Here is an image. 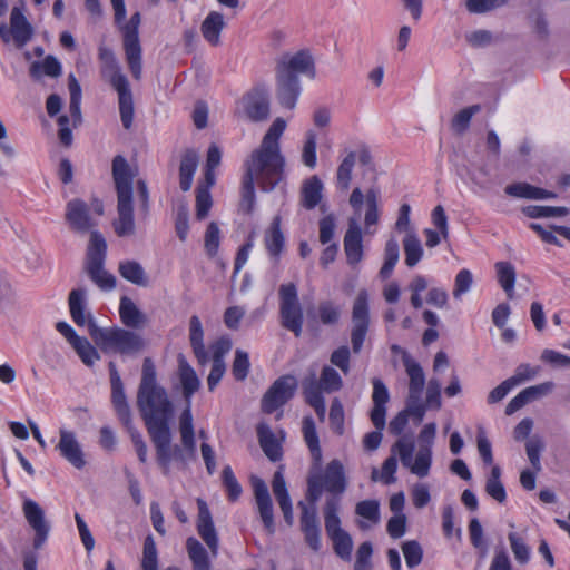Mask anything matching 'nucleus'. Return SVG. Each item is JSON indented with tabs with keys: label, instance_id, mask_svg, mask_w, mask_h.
I'll use <instances>...</instances> for the list:
<instances>
[{
	"label": "nucleus",
	"instance_id": "c9c22d12",
	"mask_svg": "<svg viewBox=\"0 0 570 570\" xmlns=\"http://www.w3.org/2000/svg\"><path fill=\"white\" fill-rule=\"evenodd\" d=\"M119 315L122 324L127 327H141L146 323V316L136 304L127 296L120 298Z\"/></svg>",
	"mask_w": 570,
	"mask_h": 570
},
{
	"label": "nucleus",
	"instance_id": "864d4df0",
	"mask_svg": "<svg viewBox=\"0 0 570 570\" xmlns=\"http://www.w3.org/2000/svg\"><path fill=\"white\" fill-rule=\"evenodd\" d=\"M317 135L314 130L309 129L305 132L301 159L304 166L314 169L317 164L316 156Z\"/></svg>",
	"mask_w": 570,
	"mask_h": 570
},
{
	"label": "nucleus",
	"instance_id": "7ed1b4c3",
	"mask_svg": "<svg viewBox=\"0 0 570 570\" xmlns=\"http://www.w3.org/2000/svg\"><path fill=\"white\" fill-rule=\"evenodd\" d=\"M112 177L117 190V218L112 227L117 236L130 237L136 233L132 207V179L134 174L121 156L112 160Z\"/></svg>",
	"mask_w": 570,
	"mask_h": 570
},
{
	"label": "nucleus",
	"instance_id": "4be33fe9",
	"mask_svg": "<svg viewBox=\"0 0 570 570\" xmlns=\"http://www.w3.org/2000/svg\"><path fill=\"white\" fill-rule=\"evenodd\" d=\"M246 116L253 121H263L269 116L268 95L264 90H253L242 100Z\"/></svg>",
	"mask_w": 570,
	"mask_h": 570
},
{
	"label": "nucleus",
	"instance_id": "9d476101",
	"mask_svg": "<svg viewBox=\"0 0 570 570\" xmlns=\"http://www.w3.org/2000/svg\"><path fill=\"white\" fill-rule=\"evenodd\" d=\"M279 315L284 328L293 332L295 336L302 334L303 309L298 302L297 289L293 283L279 286Z\"/></svg>",
	"mask_w": 570,
	"mask_h": 570
},
{
	"label": "nucleus",
	"instance_id": "4d7b16f0",
	"mask_svg": "<svg viewBox=\"0 0 570 570\" xmlns=\"http://www.w3.org/2000/svg\"><path fill=\"white\" fill-rule=\"evenodd\" d=\"M71 346L87 366H92L100 360L98 351L86 337L80 336Z\"/></svg>",
	"mask_w": 570,
	"mask_h": 570
},
{
	"label": "nucleus",
	"instance_id": "338daca9",
	"mask_svg": "<svg viewBox=\"0 0 570 570\" xmlns=\"http://www.w3.org/2000/svg\"><path fill=\"white\" fill-rule=\"evenodd\" d=\"M142 570H158L157 549L153 537H147L144 542Z\"/></svg>",
	"mask_w": 570,
	"mask_h": 570
},
{
	"label": "nucleus",
	"instance_id": "4468645a",
	"mask_svg": "<svg viewBox=\"0 0 570 570\" xmlns=\"http://www.w3.org/2000/svg\"><path fill=\"white\" fill-rule=\"evenodd\" d=\"M276 71L296 78H298L299 75H306L313 79L315 77L314 59L306 50L284 53L277 60Z\"/></svg>",
	"mask_w": 570,
	"mask_h": 570
},
{
	"label": "nucleus",
	"instance_id": "3c124183",
	"mask_svg": "<svg viewBox=\"0 0 570 570\" xmlns=\"http://www.w3.org/2000/svg\"><path fill=\"white\" fill-rule=\"evenodd\" d=\"M119 98V111L122 126L129 129L134 121V102L129 86L116 90Z\"/></svg>",
	"mask_w": 570,
	"mask_h": 570
},
{
	"label": "nucleus",
	"instance_id": "774afa93",
	"mask_svg": "<svg viewBox=\"0 0 570 570\" xmlns=\"http://www.w3.org/2000/svg\"><path fill=\"white\" fill-rule=\"evenodd\" d=\"M402 551L409 568H414L422 562L423 550L417 541H405L402 544Z\"/></svg>",
	"mask_w": 570,
	"mask_h": 570
},
{
	"label": "nucleus",
	"instance_id": "f704fd0d",
	"mask_svg": "<svg viewBox=\"0 0 570 570\" xmlns=\"http://www.w3.org/2000/svg\"><path fill=\"white\" fill-rule=\"evenodd\" d=\"M355 513L362 519L358 527L367 530L380 522V503L377 500H363L355 507Z\"/></svg>",
	"mask_w": 570,
	"mask_h": 570
},
{
	"label": "nucleus",
	"instance_id": "603ef678",
	"mask_svg": "<svg viewBox=\"0 0 570 570\" xmlns=\"http://www.w3.org/2000/svg\"><path fill=\"white\" fill-rule=\"evenodd\" d=\"M325 530L328 537L343 532L338 517V502L335 499H328L324 507Z\"/></svg>",
	"mask_w": 570,
	"mask_h": 570
},
{
	"label": "nucleus",
	"instance_id": "c756f323",
	"mask_svg": "<svg viewBox=\"0 0 570 570\" xmlns=\"http://www.w3.org/2000/svg\"><path fill=\"white\" fill-rule=\"evenodd\" d=\"M226 22L220 12L210 11L200 26V31L204 39L210 46H218L220 43V32L225 28Z\"/></svg>",
	"mask_w": 570,
	"mask_h": 570
},
{
	"label": "nucleus",
	"instance_id": "e433bc0d",
	"mask_svg": "<svg viewBox=\"0 0 570 570\" xmlns=\"http://www.w3.org/2000/svg\"><path fill=\"white\" fill-rule=\"evenodd\" d=\"M21 305L20 292L8 278L0 279V311L3 313L18 309Z\"/></svg>",
	"mask_w": 570,
	"mask_h": 570
},
{
	"label": "nucleus",
	"instance_id": "a18cd8bd",
	"mask_svg": "<svg viewBox=\"0 0 570 570\" xmlns=\"http://www.w3.org/2000/svg\"><path fill=\"white\" fill-rule=\"evenodd\" d=\"M111 402L114 409L126 428L131 425V411L127 402L124 385L111 386Z\"/></svg>",
	"mask_w": 570,
	"mask_h": 570
},
{
	"label": "nucleus",
	"instance_id": "bb28decb",
	"mask_svg": "<svg viewBox=\"0 0 570 570\" xmlns=\"http://www.w3.org/2000/svg\"><path fill=\"white\" fill-rule=\"evenodd\" d=\"M273 493L279 504V508L284 514V519L287 524H293V507L289 498L286 482L282 471H276L272 481Z\"/></svg>",
	"mask_w": 570,
	"mask_h": 570
},
{
	"label": "nucleus",
	"instance_id": "393cba45",
	"mask_svg": "<svg viewBox=\"0 0 570 570\" xmlns=\"http://www.w3.org/2000/svg\"><path fill=\"white\" fill-rule=\"evenodd\" d=\"M402 361L409 376V395L416 399L422 394L425 385V375L421 365L405 351L402 352Z\"/></svg>",
	"mask_w": 570,
	"mask_h": 570
},
{
	"label": "nucleus",
	"instance_id": "69168bd1",
	"mask_svg": "<svg viewBox=\"0 0 570 570\" xmlns=\"http://www.w3.org/2000/svg\"><path fill=\"white\" fill-rule=\"evenodd\" d=\"M473 284V275L471 271L463 268L461 269L455 278H454V286L452 291V295L455 299H461V297L466 294Z\"/></svg>",
	"mask_w": 570,
	"mask_h": 570
},
{
	"label": "nucleus",
	"instance_id": "9b49d317",
	"mask_svg": "<svg viewBox=\"0 0 570 570\" xmlns=\"http://www.w3.org/2000/svg\"><path fill=\"white\" fill-rule=\"evenodd\" d=\"M351 343L355 354L360 353L370 326L368 294L361 289L352 307Z\"/></svg>",
	"mask_w": 570,
	"mask_h": 570
},
{
	"label": "nucleus",
	"instance_id": "ea45409f",
	"mask_svg": "<svg viewBox=\"0 0 570 570\" xmlns=\"http://www.w3.org/2000/svg\"><path fill=\"white\" fill-rule=\"evenodd\" d=\"M265 247L271 256L277 257L284 248V236L281 230V218L274 217L271 226L265 232Z\"/></svg>",
	"mask_w": 570,
	"mask_h": 570
},
{
	"label": "nucleus",
	"instance_id": "c03bdc74",
	"mask_svg": "<svg viewBox=\"0 0 570 570\" xmlns=\"http://www.w3.org/2000/svg\"><path fill=\"white\" fill-rule=\"evenodd\" d=\"M61 75V65L52 56L46 57L42 61H36L30 66V76L33 80H40L43 76L52 78Z\"/></svg>",
	"mask_w": 570,
	"mask_h": 570
},
{
	"label": "nucleus",
	"instance_id": "ddd939ff",
	"mask_svg": "<svg viewBox=\"0 0 570 570\" xmlns=\"http://www.w3.org/2000/svg\"><path fill=\"white\" fill-rule=\"evenodd\" d=\"M33 28L18 7L12 8L10 14V29L6 24L0 26V37L4 42L12 38L17 48H23L32 38Z\"/></svg>",
	"mask_w": 570,
	"mask_h": 570
},
{
	"label": "nucleus",
	"instance_id": "6ab92c4d",
	"mask_svg": "<svg viewBox=\"0 0 570 570\" xmlns=\"http://www.w3.org/2000/svg\"><path fill=\"white\" fill-rule=\"evenodd\" d=\"M253 490L257 511L269 534L275 532L273 503L266 483L261 479L253 480Z\"/></svg>",
	"mask_w": 570,
	"mask_h": 570
},
{
	"label": "nucleus",
	"instance_id": "aec40b11",
	"mask_svg": "<svg viewBox=\"0 0 570 570\" xmlns=\"http://www.w3.org/2000/svg\"><path fill=\"white\" fill-rule=\"evenodd\" d=\"M198 505V518H197V531L204 542L210 550L213 557L218 553V537L213 522L210 511L207 503L203 499H197Z\"/></svg>",
	"mask_w": 570,
	"mask_h": 570
},
{
	"label": "nucleus",
	"instance_id": "0eeeda50",
	"mask_svg": "<svg viewBox=\"0 0 570 570\" xmlns=\"http://www.w3.org/2000/svg\"><path fill=\"white\" fill-rule=\"evenodd\" d=\"M107 252V243L104 236L92 230L87 249L85 269L91 281L101 289L109 291L115 288L116 278L104 268Z\"/></svg>",
	"mask_w": 570,
	"mask_h": 570
},
{
	"label": "nucleus",
	"instance_id": "c85d7f7f",
	"mask_svg": "<svg viewBox=\"0 0 570 570\" xmlns=\"http://www.w3.org/2000/svg\"><path fill=\"white\" fill-rule=\"evenodd\" d=\"M303 394L307 404L316 412L321 422H324L326 414L325 400L316 385V375L311 374L303 381Z\"/></svg>",
	"mask_w": 570,
	"mask_h": 570
},
{
	"label": "nucleus",
	"instance_id": "5fc2aeb1",
	"mask_svg": "<svg viewBox=\"0 0 570 570\" xmlns=\"http://www.w3.org/2000/svg\"><path fill=\"white\" fill-rule=\"evenodd\" d=\"M213 186L204 181L196 188V218L199 220L205 219L212 208L213 199L209 189Z\"/></svg>",
	"mask_w": 570,
	"mask_h": 570
},
{
	"label": "nucleus",
	"instance_id": "39448f33",
	"mask_svg": "<svg viewBox=\"0 0 570 570\" xmlns=\"http://www.w3.org/2000/svg\"><path fill=\"white\" fill-rule=\"evenodd\" d=\"M90 336L104 353L137 354L145 347L144 338L136 332L119 327H99L90 322Z\"/></svg>",
	"mask_w": 570,
	"mask_h": 570
},
{
	"label": "nucleus",
	"instance_id": "f257e3e1",
	"mask_svg": "<svg viewBox=\"0 0 570 570\" xmlns=\"http://www.w3.org/2000/svg\"><path fill=\"white\" fill-rule=\"evenodd\" d=\"M137 407L155 445L156 456L164 474H168L174 459L169 421L174 406L164 386L157 382L156 366L151 358L142 362L141 379L137 391Z\"/></svg>",
	"mask_w": 570,
	"mask_h": 570
},
{
	"label": "nucleus",
	"instance_id": "4c0bfd02",
	"mask_svg": "<svg viewBox=\"0 0 570 570\" xmlns=\"http://www.w3.org/2000/svg\"><path fill=\"white\" fill-rule=\"evenodd\" d=\"M198 161L199 158L196 151L187 150L184 154L179 166V185L181 190L187 191L190 189Z\"/></svg>",
	"mask_w": 570,
	"mask_h": 570
},
{
	"label": "nucleus",
	"instance_id": "5701e85b",
	"mask_svg": "<svg viewBox=\"0 0 570 570\" xmlns=\"http://www.w3.org/2000/svg\"><path fill=\"white\" fill-rule=\"evenodd\" d=\"M373 393V409L371 411V420L374 426L383 430L385 426L386 403L390 400V394L386 385L382 380L375 377L372 380Z\"/></svg>",
	"mask_w": 570,
	"mask_h": 570
},
{
	"label": "nucleus",
	"instance_id": "f3484780",
	"mask_svg": "<svg viewBox=\"0 0 570 570\" xmlns=\"http://www.w3.org/2000/svg\"><path fill=\"white\" fill-rule=\"evenodd\" d=\"M65 217L70 228L77 233H87L96 226V222L90 216L88 205L78 198L67 203Z\"/></svg>",
	"mask_w": 570,
	"mask_h": 570
},
{
	"label": "nucleus",
	"instance_id": "1a4fd4ad",
	"mask_svg": "<svg viewBox=\"0 0 570 570\" xmlns=\"http://www.w3.org/2000/svg\"><path fill=\"white\" fill-rule=\"evenodd\" d=\"M414 444L404 438L397 440L392 446V452L397 453L404 468L419 478H425L432 465V450L430 446H420L413 456Z\"/></svg>",
	"mask_w": 570,
	"mask_h": 570
},
{
	"label": "nucleus",
	"instance_id": "8fccbe9b",
	"mask_svg": "<svg viewBox=\"0 0 570 570\" xmlns=\"http://www.w3.org/2000/svg\"><path fill=\"white\" fill-rule=\"evenodd\" d=\"M400 258L399 243L395 238H390L384 248V263L380 269V276L386 279L391 276Z\"/></svg>",
	"mask_w": 570,
	"mask_h": 570
},
{
	"label": "nucleus",
	"instance_id": "de8ad7c7",
	"mask_svg": "<svg viewBox=\"0 0 570 570\" xmlns=\"http://www.w3.org/2000/svg\"><path fill=\"white\" fill-rule=\"evenodd\" d=\"M497 278L505 292L508 298L512 299L514 296V284H515V269L509 262H498L495 264Z\"/></svg>",
	"mask_w": 570,
	"mask_h": 570
},
{
	"label": "nucleus",
	"instance_id": "a878e982",
	"mask_svg": "<svg viewBox=\"0 0 570 570\" xmlns=\"http://www.w3.org/2000/svg\"><path fill=\"white\" fill-rule=\"evenodd\" d=\"M87 291L85 288L72 289L69 294V309L72 321L78 326H88L90 332V322H95L91 314L86 312Z\"/></svg>",
	"mask_w": 570,
	"mask_h": 570
},
{
	"label": "nucleus",
	"instance_id": "6e6d98bb",
	"mask_svg": "<svg viewBox=\"0 0 570 570\" xmlns=\"http://www.w3.org/2000/svg\"><path fill=\"white\" fill-rule=\"evenodd\" d=\"M501 470L498 465L492 466L491 474L487 479L485 492L499 503H503L507 499L505 489L500 481Z\"/></svg>",
	"mask_w": 570,
	"mask_h": 570
},
{
	"label": "nucleus",
	"instance_id": "7c9ffc66",
	"mask_svg": "<svg viewBox=\"0 0 570 570\" xmlns=\"http://www.w3.org/2000/svg\"><path fill=\"white\" fill-rule=\"evenodd\" d=\"M189 341L198 363L205 365L208 361V354L204 345L203 325L196 315H193L189 320Z\"/></svg>",
	"mask_w": 570,
	"mask_h": 570
},
{
	"label": "nucleus",
	"instance_id": "13d9d810",
	"mask_svg": "<svg viewBox=\"0 0 570 570\" xmlns=\"http://www.w3.org/2000/svg\"><path fill=\"white\" fill-rule=\"evenodd\" d=\"M479 105H473L461 109L454 115L451 121V128L456 135H462L470 125L472 117L480 111Z\"/></svg>",
	"mask_w": 570,
	"mask_h": 570
},
{
	"label": "nucleus",
	"instance_id": "79ce46f5",
	"mask_svg": "<svg viewBox=\"0 0 570 570\" xmlns=\"http://www.w3.org/2000/svg\"><path fill=\"white\" fill-rule=\"evenodd\" d=\"M257 434L261 448L263 449L266 456H268L272 461L279 460L282 455L281 445L269 426L265 423H261L257 426Z\"/></svg>",
	"mask_w": 570,
	"mask_h": 570
},
{
	"label": "nucleus",
	"instance_id": "b1692460",
	"mask_svg": "<svg viewBox=\"0 0 570 570\" xmlns=\"http://www.w3.org/2000/svg\"><path fill=\"white\" fill-rule=\"evenodd\" d=\"M276 85L279 104L285 108L293 109L301 94L298 78L276 71Z\"/></svg>",
	"mask_w": 570,
	"mask_h": 570
},
{
	"label": "nucleus",
	"instance_id": "f03ea898",
	"mask_svg": "<svg viewBox=\"0 0 570 570\" xmlns=\"http://www.w3.org/2000/svg\"><path fill=\"white\" fill-rule=\"evenodd\" d=\"M286 128L283 118H276L255 149L245 161L242 184L240 207L252 212L255 203V184L264 191H269L282 180L285 159L281 153L279 138Z\"/></svg>",
	"mask_w": 570,
	"mask_h": 570
},
{
	"label": "nucleus",
	"instance_id": "dca6fc26",
	"mask_svg": "<svg viewBox=\"0 0 570 570\" xmlns=\"http://www.w3.org/2000/svg\"><path fill=\"white\" fill-rule=\"evenodd\" d=\"M22 510L28 524L36 533L33 547L39 549L46 542L50 531V525L45 519V511L31 499H26L23 501Z\"/></svg>",
	"mask_w": 570,
	"mask_h": 570
},
{
	"label": "nucleus",
	"instance_id": "58836bf2",
	"mask_svg": "<svg viewBox=\"0 0 570 570\" xmlns=\"http://www.w3.org/2000/svg\"><path fill=\"white\" fill-rule=\"evenodd\" d=\"M118 272L120 276L134 285L146 287L148 277L144 267L137 261H122L119 263Z\"/></svg>",
	"mask_w": 570,
	"mask_h": 570
},
{
	"label": "nucleus",
	"instance_id": "423d86ee",
	"mask_svg": "<svg viewBox=\"0 0 570 570\" xmlns=\"http://www.w3.org/2000/svg\"><path fill=\"white\" fill-rule=\"evenodd\" d=\"M307 485V499L312 503L318 501L323 490L334 494H342L347 487L343 463L334 459L327 463L324 472L321 473V465L317 469L313 462Z\"/></svg>",
	"mask_w": 570,
	"mask_h": 570
},
{
	"label": "nucleus",
	"instance_id": "a19ab883",
	"mask_svg": "<svg viewBox=\"0 0 570 570\" xmlns=\"http://www.w3.org/2000/svg\"><path fill=\"white\" fill-rule=\"evenodd\" d=\"M357 160V153L350 150L342 158L336 169V186L338 189L346 191L352 181V173Z\"/></svg>",
	"mask_w": 570,
	"mask_h": 570
},
{
	"label": "nucleus",
	"instance_id": "2f4dec72",
	"mask_svg": "<svg viewBox=\"0 0 570 570\" xmlns=\"http://www.w3.org/2000/svg\"><path fill=\"white\" fill-rule=\"evenodd\" d=\"M504 191L511 197L525 199H553L557 197L554 193L532 186L528 183L508 185Z\"/></svg>",
	"mask_w": 570,
	"mask_h": 570
},
{
	"label": "nucleus",
	"instance_id": "412c9836",
	"mask_svg": "<svg viewBox=\"0 0 570 570\" xmlns=\"http://www.w3.org/2000/svg\"><path fill=\"white\" fill-rule=\"evenodd\" d=\"M344 252L347 264L354 266L363 259L362 228L356 218L348 219L344 236Z\"/></svg>",
	"mask_w": 570,
	"mask_h": 570
},
{
	"label": "nucleus",
	"instance_id": "20e7f679",
	"mask_svg": "<svg viewBox=\"0 0 570 570\" xmlns=\"http://www.w3.org/2000/svg\"><path fill=\"white\" fill-rule=\"evenodd\" d=\"M178 374L183 386V394L186 399L187 406L179 416V433L181 444L190 459H195L196 455V441L195 430L193 423V414L190 410V397L200 386V380L198 379L195 370L189 365L184 355L178 356Z\"/></svg>",
	"mask_w": 570,
	"mask_h": 570
},
{
	"label": "nucleus",
	"instance_id": "a211bd4d",
	"mask_svg": "<svg viewBox=\"0 0 570 570\" xmlns=\"http://www.w3.org/2000/svg\"><path fill=\"white\" fill-rule=\"evenodd\" d=\"M98 57L101 63V76L110 82L115 90L128 87V80L121 73L114 51L105 46H100L98 49Z\"/></svg>",
	"mask_w": 570,
	"mask_h": 570
},
{
	"label": "nucleus",
	"instance_id": "473e14b6",
	"mask_svg": "<svg viewBox=\"0 0 570 570\" xmlns=\"http://www.w3.org/2000/svg\"><path fill=\"white\" fill-rule=\"evenodd\" d=\"M379 200L380 190L377 188H370L366 191V209L364 214V233L366 235H374L376 233V225L380 219Z\"/></svg>",
	"mask_w": 570,
	"mask_h": 570
},
{
	"label": "nucleus",
	"instance_id": "09e8293b",
	"mask_svg": "<svg viewBox=\"0 0 570 570\" xmlns=\"http://www.w3.org/2000/svg\"><path fill=\"white\" fill-rule=\"evenodd\" d=\"M316 385L323 395V392L333 393L338 391L343 385V381L336 370L331 366H324L320 379H316Z\"/></svg>",
	"mask_w": 570,
	"mask_h": 570
},
{
	"label": "nucleus",
	"instance_id": "cd10ccee",
	"mask_svg": "<svg viewBox=\"0 0 570 570\" xmlns=\"http://www.w3.org/2000/svg\"><path fill=\"white\" fill-rule=\"evenodd\" d=\"M324 185L322 180L313 175L305 179L301 187V204L306 209L315 208L323 198Z\"/></svg>",
	"mask_w": 570,
	"mask_h": 570
},
{
	"label": "nucleus",
	"instance_id": "680f3d73",
	"mask_svg": "<svg viewBox=\"0 0 570 570\" xmlns=\"http://www.w3.org/2000/svg\"><path fill=\"white\" fill-rule=\"evenodd\" d=\"M330 539L333 541L335 553L344 560H350L353 549L351 535L346 531H343L331 535Z\"/></svg>",
	"mask_w": 570,
	"mask_h": 570
},
{
	"label": "nucleus",
	"instance_id": "72a5a7b5",
	"mask_svg": "<svg viewBox=\"0 0 570 570\" xmlns=\"http://www.w3.org/2000/svg\"><path fill=\"white\" fill-rule=\"evenodd\" d=\"M302 432L304 441L311 452L312 460L318 468L322 464V449L320 445V440L314 420L311 416H306L303 419Z\"/></svg>",
	"mask_w": 570,
	"mask_h": 570
},
{
	"label": "nucleus",
	"instance_id": "0e129e2a",
	"mask_svg": "<svg viewBox=\"0 0 570 570\" xmlns=\"http://www.w3.org/2000/svg\"><path fill=\"white\" fill-rule=\"evenodd\" d=\"M298 507L302 510L301 514V530H313V529H321L320 522L317 519V511L315 503H312L308 505L304 502H299Z\"/></svg>",
	"mask_w": 570,
	"mask_h": 570
},
{
	"label": "nucleus",
	"instance_id": "49530a36",
	"mask_svg": "<svg viewBox=\"0 0 570 570\" xmlns=\"http://www.w3.org/2000/svg\"><path fill=\"white\" fill-rule=\"evenodd\" d=\"M186 548L193 562V570H210L208 553L197 539L188 538Z\"/></svg>",
	"mask_w": 570,
	"mask_h": 570
},
{
	"label": "nucleus",
	"instance_id": "052dcab7",
	"mask_svg": "<svg viewBox=\"0 0 570 570\" xmlns=\"http://www.w3.org/2000/svg\"><path fill=\"white\" fill-rule=\"evenodd\" d=\"M222 160V150L216 145H210L207 151L205 180L208 185H215V169Z\"/></svg>",
	"mask_w": 570,
	"mask_h": 570
},
{
	"label": "nucleus",
	"instance_id": "6e6552de",
	"mask_svg": "<svg viewBox=\"0 0 570 570\" xmlns=\"http://www.w3.org/2000/svg\"><path fill=\"white\" fill-rule=\"evenodd\" d=\"M141 17L139 12H135L129 21L120 24V30L124 40V50L126 61L132 77L137 80L141 78L142 65H141V45L139 40V26Z\"/></svg>",
	"mask_w": 570,
	"mask_h": 570
},
{
	"label": "nucleus",
	"instance_id": "37998d69",
	"mask_svg": "<svg viewBox=\"0 0 570 570\" xmlns=\"http://www.w3.org/2000/svg\"><path fill=\"white\" fill-rule=\"evenodd\" d=\"M403 248L405 254V264L414 267L423 257V247L421 240L414 230H409L403 239Z\"/></svg>",
	"mask_w": 570,
	"mask_h": 570
},
{
	"label": "nucleus",
	"instance_id": "2eb2a0df",
	"mask_svg": "<svg viewBox=\"0 0 570 570\" xmlns=\"http://www.w3.org/2000/svg\"><path fill=\"white\" fill-rule=\"evenodd\" d=\"M59 454L75 469L81 470L86 466V455L77 434L67 429L59 430V442L56 445Z\"/></svg>",
	"mask_w": 570,
	"mask_h": 570
},
{
	"label": "nucleus",
	"instance_id": "bf43d9fd",
	"mask_svg": "<svg viewBox=\"0 0 570 570\" xmlns=\"http://www.w3.org/2000/svg\"><path fill=\"white\" fill-rule=\"evenodd\" d=\"M522 212L530 218L561 217L569 214V209L567 207L553 206H527Z\"/></svg>",
	"mask_w": 570,
	"mask_h": 570
},
{
	"label": "nucleus",
	"instance_id": "e2e57ef3",
	"mask_svg": "<svg viewBox=\"0 0 570 570\" xmlns=\"http://www.w3.org/2000/svg\"><path fill=\"white\" fill-rule=\"evenodd\" d=\"M508 539L515 560L522 564L527 563L530 560V548L523 538L517 532H510Z\"/></svg>",
	"mask_w": 570,
	"mask_h": 570
},
{
	"label": "nucleus",
	"instance_id": "f8f14e48",
	"mask_svg": "<svg viewBox=\"0 0 570 570\" xmlns=\"http://www.w3.org/2000/svg\"><path fill=\"white\" fill-rule=\"evenodd\" d=\"M297 382L294 376L285 375L276 380L262 400V410L272 413L283 406L294 395Z\"/></svg>",
	"mask_w": 570,
	"mask_h": 570
}]
</instances>
